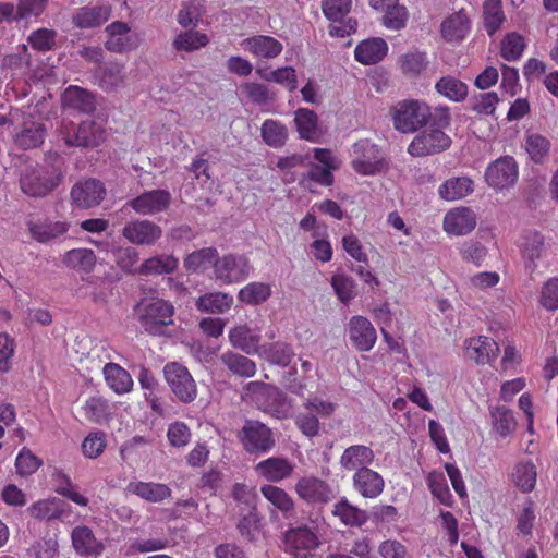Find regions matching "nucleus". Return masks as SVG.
<instances>
[{"label": "nucleus", "instance_id": "obj_57", "mask_svg": "<svg viewBox=\"0 0 558 558\" xmlns=\"http://www.w3.org/2000/svg\"><path fill=\"white\" fill-rule=\"evenodd\" d=\"M107 447L106 435L102 432L89 433L82 442V452L88 459H96Z\"/></svg>", "mask_w": 558, "mask_h": 558}, {"label": "nucleus", "instance_id": "obj_10", "mask_svg": "<svg viewBox=\"0 0 558 558\" xmlns=\"http://www.w3.org/2000/svg\"><path fill=\"white\" fill-rule=\"evenodd\" d=\"M519 177L518 165L513 157L505 156L490 162L485 171L487 184L496 191L509 189Z\"/></svg>", "mask_w": 558, "mask_h": 558}, {"label": "nucleus", "instance_id": "obj_18", "mask_svg": "<svg viewBox=\"0 0 558 558\" xmlns=\"http://www.w3.org/2000/svg\"><path fill=\"white\" fill-rule=\"evenodd\" d=\"M254 470L259 477L268 482H281L292 475L294 464L287 458L271 457L258 462Z\"/></svg>", "mask_w": 558, "mask_h": 558}, {"label": "nucleus", "instance_id": "obj_48", "mask_svg": "<svg viewBox=\"0 0 558 558\" xmlns=\"http://www.w3.org/2000/svg\"><path fill=\"white\" fill-rule=\"evenodd\" d=\"M526 47L525 39L517 32L505 35L500 43V56L508 62L519 60Z\"/></svg>", "mask_w": 558, "mask_h": 558}, {"label": "nucleus", "instance_id": "obj_63", "mask_svg": "<svg viewBox=\"0 0 558 558\" xmlns=\"http://www.w3.org/2000/svg\"><path fill=\"white\" fill-rule=\"evenodd\" d=\"M48 0H20L15 8V20H26L39 16Z\"/></svg>", "mask_w": 558, "mask_h": 558}, {"label": "nucleus", "instance_id": "obj_8", "mask_svg": "<svg viewBox=\"0 0 558 558\" xmlns=\"http://www.w3.org/2000/svg\"><path fill=\"white\" fill-rule=\"evenodd\" d=\"M239 439L248 453H266L276 445L271 429L258 421L245 422L239 432Z\"/></svg>", "mask_w": 558, "mask_h": 558}, {"label": "nucleus", "instance_id": "obj_19", "mask_svg": "<svg viewBox=\"0 0 558 558\" xmlns=\"http://www.w3.org/2000/svg\"><path fill=\"white\" fill-rule=\"evenodd\" d=\"M27 228L34 240L39 243H48L68 233L70 223L66 220L52 221L45 218L37 221L29 220Z\"/></svg>", "mask_w": 558, "mask_h": 558}, {"label": "nucleus", "instance_id": "obj_61", "mask_svg": "<svg viewBox=\"0 0 558 558\" xmlns=\"http://www.w3.org/2000/svg\"><path fill=\"white\" fill-rule=\"evenodd\" d=\"M383 19L384 25L393 31H400L405 27L408 21L407 8L397 3L396 5L385 10Z\"/></svg>", "mask_w": 558, "mask_h": 558}, {"label": "nucleus", "instance_id": "obj_24", "mask_svg": "<svg viewBox=\"0 0 558 558\" xmlns=\"http://www.w3.org/2000/svg\"><path fill=\"white\" fill-rule=\"evenodd\" d=\"M241 46L256 58L272 59L282 51V44L271 36L255 35L245 38Z\"/></svg>", "mask_w": 558, "mask_h": 558}, {"label": "nucleus", "instance_id": "obj_33", "mask_svg": "<svg viewBox=\"0 0 558 558\" xmlns=\"http://www.w3.org/2000/svg\"><path fill=\"white\" fill-rule=\"evenodd\" d=\"M233 296L225 292H209L201 295L195 306L199 312L222 314L231 308Z\"/></svg>", "mask_w": 558, "mask_h": 558}, {"label": "nucleus", "instance_id": "obj_3", "mask_svg": "<svg viewBox=\"0 0 558 558\" xmlns=\"http://www.w3.org/2000/svg\"><path fill=\"white\" fill-rule=\"evenodd\" d=\"M351 167L359 174L375 175L387 168V160L377 144L363 138L352 145Z\"/></svg>", "mask_w": 558, "mask_h": 558}, {"label": "nucleus", "instance_id": "obj_14", "mask_svg": "<svg viewBox=\"0 0 558 558\" xmlns=\"http://www.w3.org/2000/svg\"><path fill=\"white\" fill-rule=\"evenodd\" d=\"M161 228L149 220L130 221L122 230V235L136 245H154L161 238Z\"/></svg>", "mask_w": 558, "mask_h": 558}, {"label": "nucleus", "instance_id": "obj_27", "mask_svg": "<svg viewBox=\"0 0 558 558\" xmlns=\"http://www.w3.org/2000/svg\"><path fill=\"white\" fill-rule=\"evenodd\" d=\"M72 544L77 554L97 557L104 551V544L99 542L93 531L87 526H76L72 531Z\"/></svg>", "mask_w": 558, "mask_h": 558}, {"label": "nucleus", "instance_id": "obj_41", "mask_svg": "<svg viewBox=\"0 0 558 558\" xmlns=\"http://www.w3.org/2000/svg\"><path fill=\"white\" fill-rule=\"evenodd\" d=\"M271 295V287L265 282H250L240 289L238 299L247 305H259L266 302Z\"/></svg>", "mask_w": 558, "mask_h": 558}, {"label": "nucleus", "instance_id": "obj_51", "mask_svg": "<svg viewBox=\"0 0 558 558\" xmlns=\"http://www.w3.org/2000/svg\"><path fill=\"white\" fill-rule=\"evenodd\" d=\"M492 424L494 430L500 437H507L514 432L517 422L510 410L505 407H497L490 410Z\"/></svg>", "mask_w": 558, "mask_h": 558}, {"label": "nucleus", "instance_id": "obj_42", "mask_svg": "<svg viewBox=\"0 0 558 558\" xmlns=\"http://www.w3.org/2000/svg\"><path fill=\"white\" fill-rule=\"evenodd\" d=\"M484 28L489 36L497 33L506 21L501 0H486L483 4Z\"/></svg>", "mask_w": 558, "mask_h": 558}, {"label": "nucleus", "instance_id": "obj_62", "mask_svg": "<svg viewBox=\"0 0 558 558\" xmlns=\"http://www.w3.org/2000/svg\"><path fill=\"white\" fill-rule=\"evenodd\" d=\"M56 36L57 33L53 29L39 28L29 35L28 43L35 50L49 51L54 46Z\"/></svg>", "mask_w": 558, "mask_h": 558}, {"label": "nucleus", "instance_id": "obj_38", "mask_svg": "<svg viewBox=\"0 0 558 558\" xmlns=\"http://www.w3.org/2000/svg\"><path fill=\"white\" fill-rule=\"evenodd\" d=\"M104 375L107 385L118 395L128 393L133 388L131 375L118 364L108 363L104 367Z\"/></svg>", "mask_w": 558, "mask_h": 558}, {"label": "nucleus", "instance_id": "obj_43", "mask_svg": "<svg viewBox=\"0 0 558 558\" xmlns=\"http://www.w3.org/2000/svg\"><path fill=\"white\" fill-rule=\"evenodd\" d=\"M99 86L105 92H111L121 86L124 82V66L119 63H108L97 71Z\"/></svg>", "mask_w": 558, "mask_h": 558}, {"label": "nucleus", "instance_id": "obj_58", "mask_svg": "<svg viewBox=\"0 0 558 558\" xmlns=\"http://www.w3.org/2000/svg\"><path fill=\"white\" fill-rule=\"evenodd\" d=\"M117 266L126 274L136 272L135 266L138 262V253L134 247H117L113 251Z\"/></svg>", "mask_w": 558, "mask_h": 558}, {"label": "nucleus", "instance_id": "obj_22", "mask_svg": "<svg viewBox=\"0 0 558 558\" xmlns=\"http://www.w3.org/2000/svg\"><path fill=\"white\" fill-rule=\"evenodd\" d=\"M375 454L372 448L364 445H353L344 449L339 463L348 472L359 473L368 468L374 461Z\"/></svg>", "mask_w": 558, "mask_h": 558}, {"label": "nucleus", "instance_id": "obj_1", "mask_svg": "<svg viewBox=\"0 0 558 558\" xmlns=\"http://www.w3.org/2000/svg\"><path fill=\"white\" fill-rule=\"evenodd\" d=\"M62 179L60 168L50 163H37L22 171L20 186L22 192L31 197H45L60 185Z\"/></svg>", "mask_w": 558, "mask_h": 558}, {"label": "nucleus", "instance_id": "obj_39", "mask_svg": "<svg viewBox=\"0 0 558 558\" xmlns=\"http://www.w3.org/2000/svg\"><path fill=\"white\" fill-rule=\"evenodd\" d=\"M179 266V259L172 255H157L145 259L140 266V275H165L172 274Z\"/></svg>", "mask_w": 558, "mask_h": 558}, {"label": "nucleus", "instance_id": "obj_64", "mask_svg": "<svg viewBox=\"0 0 558 558\" xmlns=\"http://www.w3.org/2000/svg\"><path fill=\"white\" fill-rule=\"evenodd\" d=\"M539 302L548 311L558 310V278H550L544 283Z\"/></svg>", "mask_w": 558, "mask_h": 558}, {"label": "nucleus", "instance_id": "obj_31", "mask_svg": "<svg viewBox=\"0 0 558 558\" xmlns=\"http://www.w3.org/2000/svg\"><path fill=\"white\" fill-rule=\"evenodd\" d=\"M128 490L149 502H161L171 496L169 486L161 483L131 482Z\"/></svg>", "mask_w": 558, "mask_h": 558}, {"label": "nucleus", "instance_id": "obj_40", "mask_svg": "<svg viewBox=\"0 0 558 558\" xmlns=\"http://www.w3.org/2000/svg\"><path fill=\"white\" fill-rule=\"evenodd\" d=\"M218 251L215 247H204L190 253L184 258V267L190 272H204L216 262Z\"/></svg>", "mask_w": 558, "mask_h": 558}, {"label": "nucleus", "instance_id": "obj_15", "mask_svg": "<svg viewBox=\"0 0 558 558\" xmlns=\"http://www.w3.org/2000/svg\"><path fill=\"white\" fill-rule=\"evenodd\" d=\"M171 203V194L166 190H153L144 192L131 199L128 205L140 215H155L168 209Z\"/></svg>", "mask_w": 558, "mask_h": 558}, {"label": "nucleus", "instance_id": "obj_28", "mask_svg": "<svg viewBox=\"0 0 558 558\" xmlns=\"http://www.w3.org/2000/svg\"><path fill=\"white\" fill-rule=\"evenodd\" d=\"M353 486L363 497L375 498L381 494L385 482L381 475L366 468L354 474Z\"/></svg>", "mask_w": 558, "mask_h": 558}, {"label": "nucleus", "instance_id": "obj_47", "mask_svg": "<svg viewBox=\"0 0 558 558\" xmlns=\"http://www.w3.org/2000/svg\"><path fill=\"white\" fill-rule=\"evenodd\" d=\"M332 514L340 519L344 525L360 526L367 520V514L343 499L333 506Z\"/></svg>", "mask_w": 558, "mask_h": 558}, {"label": "nucleus", "instance_id": "obj_60", "mask_svg": "<svg viewBox=\"0 0 558 558\" xmlns=\"http://www.w3.org/2000/svg\"><path fill=\"white\" fill-rule=\"evenodd\" d=\"M428 486L432 494L444 505H450L452 496L446 484V478L442 473L430 472L427 477Z\"/></svg>", "mask_w": 558, "mask_h": 558}, {"label": "nucleus", "instance_id": "obj_37", "mask_svg": "<svg viewBox=\"0 0 558 558\" xmlns=\"http://www.w3.org/2000/svg\"><path fill=\"white\" fill-rule=\"evenodd\" d=\"M294 122L300 137L306 141L316 142L320 135L318 130L317 114L307 108H300L295 111Z\"/></svg>", "mask_w": 558, "mask_h": 558}, {"label": "nucleus", "instance_id": "obj_29", "mask_svg": "<svg viewBox=\"0 0 558 558\" xmlns=\"http://www.w3.org/2000/svg\"><path fill=\"white\" fill-rule=\"evenodd\" d=\"M62 104L66 108L77 110L83 113H90L96 108L94 95L75 85L69 86L62 94Z\"/></svg>", "mask_w": 558, "mask_h": 558}, {"label": "nucleus", "instance_id": "obj_36", "mask_svg": "<svg viewBox=\"0 0 558 558\" xmlns=\"http://www.w3.org/2000/svg\"><path fill=\"white\" fill-rule=\"evenodd\" d=\"M474 190V182L468 177H456L446 180L438 189L442 199L457 201L471 194Z\"/></svg>", "mask_w": 558, "mask_h": 558}, {"label": "nucleus", "instance_id": "obj_5", "mask_svg": "<svg viewBox=\"0 0 558 558\" xmlns=\"http://www.w3.org/2000/svg\"><path fill=\"white\" fill-rule=\"evenodd\" d=\"M60 133L66 146L94 148L106 138L105 129L97 122L86 120L74 125L72 122L62 123Z\"/></svg>", "mask_w": 558, "mask_h": 558}, {"label": "nucleus", "instance_id": "obj_16", "mask_svg": "<svg viewBox=\"0 0 558 558\" xmlns=\"http://www.w3.org/2000/svg\"><path fill=\"white\" fill-rule=\"evenodd\" d=\"M475 226L476 216L466 207L450 209L444 217V230L449 235H465L473 231Z\"/></svg>", "mask_w": 558, "mask_h": 558}, {"label": "nucleus", "instance_id": "obj_6", "mask_svg": "<svg viewBox=\"0 0 558 558\" xmlns=\"http://www.w3.org/2000/svg\"><path fill=\"white\" fill-rule=\"evenodd\" d=\"M247 393H250L258 405L270 415L277 418L287 417L291 410V404L276 387L252 381L246 387Z\"/></svg>", "mask_w": 558, "mask_h": 558}, {"label": "nucleus", "instance_id": "obj_52", "mask_svg": "<svg viewBox=\"0 0 558 558\" xmlns=\"http://www.w3.org/2000/svg\"><path fill=\"white\" fill-rule=\"evenodd\" d=\"M263 496L278 510L288 513L294 509V501L289 494L275 485L266 484L260 487Z\"/></svg>", "mask_w": 558, "mask_h": 558}, {"label": "nucleus", "instance_id": "obj_45", "mask_svg": "<svg viewBox=\"0 0 558 558\" xmlns=\"http://www.w3.org/2000/svg\"><path fill=\"white\" fill-rule=\"evenodd\" d=\"M208 43L209 39L206 34L195 31H185L174 37L172 47L175 51L191 52L207 46Z\"/></svg>", "mask_w": 558, "mask_h": 558}, {"label": "nucleus", "instance_id": "obj_13", "mask_svg": "<svg viewBox=\"0 0 558 558\" xmlns=\"http://www.w3.org/2000/svg\"><path fill=\"white\" fill-rule=\"evenodd\" d=\"M283 543L284 550L294 558H311L312 550L319 544L316 534L307 526L288 530Z\"/></svg>", "mask_w": 558, "mask_h": 558}, {"label": "nucleus", "instance_id": "obj_12", "mask_svg": "<svg viewBox=\"0 0 558 558\" xmlns=\"http://www.w3.org/2000/svg\"><path fill=\"white\" fill-rule=\"evenodd\" d=\"M106 195L105 184L95 178L80 180L72 186L70 192L72 203L80 209L97 207L105 199Z\"/></svg>", "mask_w": 558, "mask_h": 558}, {"label": "nucleus", "instance_id": "obj_20", "mask_svg": "<svg viewBox=\"0 0 558 558\" xmlns=\"http://www.w3.org/2000/svg\"><path fill=\"white\" fill-rule=\"evenodd\" d=\"M348 335L351 342L359 349H372L377 333L372 323L364 316L355 315L348 324Z\"/></svg>", "mask_w": 558, "mask_h": 558}, {"label": "nucleus", "instance_id": "obj_4", "mask_svg": "<svg viewBox=\"0 0 558 558\" xmlns=\"http://www.w3.org/2000/svg\"><path fill=\"white\" fill-rule=\"evenodd\" d=\"M432 116L429 107L420 100H404L393 108L395 129L402 133H412L424 126Z\"/></svg>", "mask_w": 558, "mask_h": 558}, {"label": "nucleus", "instance_id": "obj_44", "mask_svg": "<svg viewBox=\"0 0 558 558\" xmlns=\"http://www.w3.org/2000/svg\"><path fill=\"white\" fill-rule=\"evenodd\" d=\"M259 335L246 324L235 326L229 331V341L235 349H259Z\"/></svg>", "mask_w": 558, "mask_h": 558}, {"label": "nucleus", "instance_id": "obj_56", "mask_svg": "<svg viewBox=\"0 0 558 558\" xmlns=\"http://www.w3.org/2000/svg\"><path fill=\"white\" fill-rule=\"evenodd\" d=\"M222 360L234 374L250 377L255 373V363L239 353L228 352Z\"/></svg>", "mask_w": 558, "mask_h": 558}, {"label": "nucleus", "instance_id": "obj_50", "mask_svg": "<svg viewBox=\"0 0 558 558\" xmlns=\"http://www.w3.org/2000/svg\"><path fill=\"white\" fill-rule=\"evenodd\" d=\"M427 56L417 50L409 51L399 59L401 72L411 77L418 76L427 66Z\"/></svg>", "mask_w": 558, "mask_h": 558}, {"label": "nucleus", "instance_id": "obj_25", "mask_svg": "<svg viewBox=\"0 0 558 558\" xmlns=\"http://www.w3.org/2000/svg\"><path fill=\"white\" fill-rule=\"evenodd\" d=\"M130 27L124 22H113L106 27L108 38L105 47L112 52L122 53L132 50L135 44L130 36Z\"/></svg>", "mask_w": 558, "mask_h": 558}, {"label": "nucleus", "instance_id": "obj_21", "mask_svg": "<svg viewBox=\"0 0 558 558\" xmlns=\"http://www.w3.org/2000/svg\"><path fill=\"white\" fill-rule=\"evenodd\" d=\"M471 29V21L464 9L447 16L440 25L442 38L448 43L462 41Z\"/></svg>", "mask_w": 558, "mask_h": 558}, {"label": "nucleus", "instance_id": "obj_35", "mask_svg": "<svg viewBox=\"0 0 558 558\" xmlns=\"http://www.w3.org/2000/svg\"><path fill=\"white\" fill-rule=\"evenodd\" d=\"M435 90L453 102H461L468 97L469 87L460 78L446 75L436 82Z\"/></svg>", "mask_w": 558, "mask_h": 558}, {"label": "nucleus", "instance_id": "obj_32", "mask_svg": "<svg viewBox=\"0 0 558 558\" xmlns=\"http://www.w3.org/2000/svg\"><path fill=\"white\" fill-rule=\"evenodd\" d=\"M510 480L522 493H531L536 485L537 469L531 461L518 462L510 473Z\"/></svg>", "mask_w": 558, "mask_h": 558}, {"label": "nucleus", "instance_id": "obj_59", "mask_svg": "<svg viewBox=\"0 0 558 558\" xmlns=\"http://www.w3.org/2000/svg\"><path fill=\"white\" fill-rule=\"evenodd\" d=\"M352 0H323L322 10L326 19L341 21L351 10Z\"/></svg>", "mask_w": 558, "mask_h": 558}, {"label": "nucleus", "instance_id": "obj_9", "mask_svg": "<svg viewBox=\"0 0 558 558\" xmlns=\"http://www.w3.org/2000/svg\"><path fill=\"white\" fill-rule=\"evenodd\" d=\"M450 145L451 138L442 130L430 128L412 140L408 153L413 157H425L439 154Z\"/></svg>", "mask_w": 558, "mask_h": 558}, {"label": "nucleus", "instance_id": "obj_7", "mask_svg": "<svg viewBox=\"0 0 558 558\" xmlns=\"http://www.w3.org/2000/svg\"><path fill=\"white\" fill-rule=\"evenodd\" d=\"M251 272L247 257L236 254L217 255L214 264V279L220 284H233L244 281Z\"/></svg>", "mask_w": 558, "mask_h": 558}, {"label": "nucleus", "instance_id": "obj_17", "mask_svg": "<svg viewBox=\"0 0 558 558\" xmlns=\"http://www.w3.org/2000/svg\"><path fill=\"white\" fill-rule=\"evenodd\" d=\"M295 493L308 504H326L330 500L331 490L324 481L304 476L295 483Z\"/></svg>", "mask_w": 558, "mask_h": 558}, {"label": "nucleus", "instance_id": "obj_54", "mask_svg": "<svg viewBox=\"0 0 558 558\" xmlns=\"http://www.w3.org/2000/svg\"><path fill=\"white\" fill-rule=\"evenodd\" d=\"M525 149L534 162L541 163L549 153L550 142L541 134H530L526 136Z\"/></svg>", "mask_w": 558, "mask_h": 558}, {"label": "nucleus", "instance_id": "obj_34", "mask_svg": "<svg viewBox=\"0 0 558 558\" xmlns=\"http://www.w3.org/2000/svg\"><path fill=\"white\" fill-rule=\"evenodd\" d=\"M62 263L73 270L89 274L95 268L96 255L90 248H73L63 255Z\"/></svg>", "mask_w": 558, "mask_h": 558}, {"label": "nucleus", "instance_id": "obj_46", "mask_svg": "<svg viewBox=\"0 0 558 558\" xmlns=\"http://www.w3.org/2000/svg\"><path fill=\"white\" fill-rule=\"evenodd\" d=\"M28 512L35 519L53 520L60 518L63 512V504L60 499L48 498L43 499L28 508Z\"/></svg>", "mask_w": 558, "mask_h": 558}, {"label": "nucleus", "instance_id": "obj_49", "mask_svg": "<svg viewBox=\"0 0 558 558\" xmlns=\"http://www.w3.org/2000/svg\"><path fill=\"white\" fill-rule=\"evenodd\" d=\"M264 142L270 147H281L288 138L287 128L279 121L267 119L260 128Z\"/></svg>", "mask_w": 558, "mask_h": 558}, {"label": "nucleus", "instance_id": "obj_55", "mask_svg": "<svg viewBox=\"0 0 558 558\" xmlns=\"http://www.w3.org/2000/svg\"><path fill=\"white\" fill-rule=\"evenodd\" d=\"M331 286L338 296L343 303H350L356 295V284L354 280L343 274H337L331 278Z\"/></svg>", "mask_w": 558, "mask_h": 558}, {"label": "nucleus", "instance_id": "obj_11", "mask_svg": "<svg viewBox=\"0 0 558 558\" xmlns=\"http://www.w3.org/2000/svg\"><path fill=\"white\" fill-rule=\"evenodd\" d=\"M166 381L173 393L182 402H191L196 398V385L187 368L177 362L166 364L163 367Z\"/></svg>", "mask_w": 558, "mask_h": 558}, {"label": "nucleus", "instance_id": "obj_2", "mask_svg": "<svg viewBox=\"0 0 558 558\" xmlns=\"http://www.w3.org/2000/svg\"><path fill=\"white\" fill-rule=\"evenodd\" d=\"M135 313L142 326L154 336H168L166 329L173 326V305L159 298H144L136 307Z\"/></svg>", "mask_w": 558, "mask_h": 558}, {"label": "nucleus", "instance_id": "obj_53", "mask_svg": "<svg viewBox=\"0 0 558 558\" xmlns=\"http://www.w3.org/2000/svg\"><path fill=\"white\" fill-rule=\"evenodd\" d=\"M85 417L97 424L105 423L109 420V407L100 397H90L83 407Z\"/></svg>", "mask_w": 558, "mask_h": 558}, {"label": "nucleus", "instance_id": "obj_30", "mask_svg": "<svg viewBox=\"0 0 558 558\" xmlns=\"http://www.w3.org/2000/svg\"><path fill=\"white\" fill-rule=\"evenodd\" d=\"M110 13L108 5L83 7L73 16V23L80 28L97 27L108 21Z\"/></svg>", "mask_w": 558, "mask_h": 558}, {"label": "nucleus", "instance_id": "obj_23", "mask_svg": "<svg viewBox=\"0 0 558 558\" xmlns=\"http://www.w3.org/2000/svg\"><path fill=\"white\" fill-rule=\"evenodd\" d=\"M47 130L45 125L33 119L24 120L21 130L14 135V144L24 150L33 149L43 145Z\"/></svg>", "mask_w": 558, "mask_h": 558}, {"label": "nucleus", "instance_id": "obj_26", "mask_svg": "<svg viewBox=\"0 0 558 558\" xmlns=\"http://www.w3.org/2000/svg\"><path fill=\"white\" fill-rule=\"evenodd\" d=\"M388 52L387 43L379 37L361 41L354 50L355 60L362 64L369 65L380 62Z\"/></svg>", "mask_w": 558, "mask_h": 558}]
</instances>
